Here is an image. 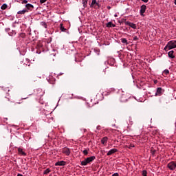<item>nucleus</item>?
Returning <instances> with one entry per match:
<instances>
[{
  "label": "nucleus",
  "instance_id": "nucleus-39",
  "mask_svg": "<svg viewBox=\"0 0 176 176\" xmlns=\"http://www.w3.org/2000/svg\"><path fill=\"white\" fill-rule=\"evenodd\" d=\"M22 3H23V4H24V3H28V1H27V0H23V1H22Z\"/></svg>",
  "mask_w": 176,
  "mask_h": 176
},
{
  "label": "nucleus",
  "instance_id": "nucleus-21",
  "mask_svg": "<svg viewBox=\"0 0 176 176\" xmlns=\"http://www.w3.org/2000/svg\"><path fill=\"white\" fill-rule=\"evenodd\" d=\"M96 98H97L98 101H101V100H102V98H104V97L102 96V94H98L96 95Z\"/></svg>",
  "mask_w": 176,
  "mask_h": 176
},
{
  "label": "nucleus",
  "instance_id": "nucleus-41",
  "mask_svg": "<svg viewBox=\"0 0 176 176\" xmlns=\"http://www.w3.org/2000/svg\"><path fill=\"white\" fill-rule=\"evenodd\" d=\"M112 176H119V173H116L113 174Z\"/></svg>",
  "mask_w": 176,
  "mask_h": 176
},
{
  "label": "nucleus",
  "instance_id": "nucleus-25",
  "mask_svg": "<svg viewBox=\"0 0 176 176\" xmlns=\"http://www.w3.org/2000/svg\"><path fill=\"white\" fill-rule=\"evenodd\" d=\"M121 42L124 45H129V42L127 41V39H126V38H121Z\"/></svg>",
  "mask_w": 176,
  "mask_h": 176
},
{
  "label": "nucleus",
  "instance_id": "nucleus-17",
  "mask_svg": "<svg viewBox=\"0 0 176 176\" xmlns=\"http://www.w3.org/2000/svg\"><path fill=\"white\" fill-rule=\"evenodd\" d=\"M107 142H108V137L105 136L102 138L101 144H102V145L104 146L107 145Z\"/></svg>",
  "mask_w": 176,
  "mask_h": 176
},
{
  "label": "nucleus",
  "instance_id": "nucleus-8",
  "mask_svg": "<svg viewBox=\"0 0 176 176\" xmlns=\"http://www.w3.org/2000/svg\"><path fill=\"white\" fill-rule=\"evenodd\" d=\"M62 153L65 155V156H69L71 155V149L68 147H64L61 149Z\"/></svg>",
  "mask_w": 176,
  "mask_h": 176
},
{
  "label": "nucleus",
  "instance_id": "nucleus-13",
  "mask_svg": "<svg viewBox=\"0 0 176 176\" xmlns=\"http://www.w3.org/2000/svg\"><path fill=\"white\" fill-rule=\"evenodd\" d=\"M163 93H164V89H163L162 87H158L157 88L155 96H162Z\"/></svg>",
  "mask_w": 176,
  "mask_h": 176
},
{
  "label": "nucleus",
  "instance_id": "nucleus-31",
  "mask_svg": "<svg viewBox=\"0 0 176 176\" xmlns=\"http://www.w3.org/2000/svg\"><path fill=\"white\" fill-rule=\"evenodd\" d=\"M82 153H83V155H85V156H87V155H89V150L85 149V150L82 151Z\"/></svg>",
  "mask_w": 176,
  "mask_h": 176
},
{
  "label": "nucleus",
  "instance_id": "nucleus-42",
  "mask_svg": "<svg viewBox=\"0 0 176 176\" xmlns=\"http://www.w3.org/2000/svg\"><path fill=\"white\" fill-rule=\"evenodd\" d=\"M142 2H144L145 3H146L149 0H142Z\"/></svg>",
  "mask_w": 176,
  "mask_h": 176
},
{
  "label": "nucleus",
  "instance_id": "nucleus-45",
  "mask_svg": "<svg viewBox=\"0 0 176 176\" xmlns=\"http://www.w3.org/2000/svg\"><path fill=\"white\" fill-rule=\"evenodd\" d=\"M17 176H23V175H21V174H20V173H19V174L17 175Z\"/></svg>",
  "mask_w": 176,
  "mask_h": 176
},
{
  "label": "nucleus",
  "instance_id": "nucleus-11",
  "mask_svg": "<svg viewBox=\"0 0 176 176\" xmlns=\"http://www.w3.org/2000/svg\"><path fill=\"white\" fill-rule=\"evenodd\" d=\"M145 12H146V6L144 4H143L140 7V16H142L144 17V16H145V14H144V13H145Z\"/></svg>",
  "mask_w": 176,
  "mask_h": 176
},
{
  "label": "nucleus",
  "instance_id": "nucleus-28",
  "mask_svg": "<svg viewBox=\"0 0 176 176\" xmlns=\"http://www.w3.org/2000/svg\"><path fill=\"white\" fill-rule=\"evenodd\" d=\"M60 30L64 32L65 31H67V29L64 28V25H63V23L60 24Z\"/></svg>",
  "mask_w": 176,
  "mask_h": 176
},
{
  "label": "nucleus",
  "instance_id": "nucleus-32",
  "mask_svg": "<svg viewBox=\"0 0 176 176\" xmlns=\"http://www.w3.org/2000/svg\"><path fill=\"white\" fill-rule=\"evenodd\" d=\"M41 25L44 27V28H47V24L46 23V22H41Z\"/></svg>",
  "mask_w": 176,
  "mask_h": 176
},
{
  "label": "nucleus",
  "instance_id": "nucleus-10",
  "mask_svg": "<svg viewBox=\"0 0 176 176\" xmlns=\"http://www.w3.org/2000/svg\"><path fill=\"white\" fill-rule=\"evenodd\" d=\"M21 64H23V67H30L31 65V60L28 58H25L23 61L21 62Z\"/></svg>",
  "mask_w": 176,
  "mask_h": 176
},
{
  "label": "nucleus",
  "instance_id": "nucleus-46",
  "mask_svg": "<svg viewBox=\"0 0 176 176\" xmlns=\"http://www.w3.org/2000/svg\"><path fill=\"white\" fill-rule=\"evenodd\" d=\"M175 5H176V0H175Z\"/></svg>",
  "mask_w": 176,
  "mask_h": 176
},
{
  "label": "nucleus",
  "instance_id": "nucleus-1",
  "mask_svg": "<svg viewBox=\"0 0 176 176\" xmlns=\"http://www.w3.org/2000/svg\"><path fill=\"white\" fill-rule=\"evenodd\" d=\"M118 93L120 94L122 93L120 98V100L121 101V102H127L129 98H130V94L127 93H124L122 90H119Z\"/></svg>",
  "mask_w": 176,
  "mask_h": 176
},
{
  "label": "nucleus",
  "instance_id": "nucleus-47",
  "mask_svg": "<svg viewBox=\"0 0 176 176\" xmlns=\"http://www.w3.org/2000/svg\"><path fill=\"white\" fill-rule=\"evenodd\" d=\"M6 120H8V118H4Z\"/></svg>",
  "mask_w": 176,
  "mask_h": 176
},
{
  "label": "nucleus",
  "instance_id": "nucleus-20",
  "mask_svg": "<svg viewBox=\"0 0 176 176\" xmlns=\"http://www.w3.org/2000/svg\"><path fill=\"white\" fill-rule=\"evenodd\" d=\"M28 12V10L27 9H23L22 10H20L17 12V14H25V13Z\"/></svg>",
  "mask_w": 176,
  "mask_h": 176
},
{
  "label": "nucleus",
  "instance_id": "nucleus-2",
  "mask_svg": "<svg viewBox=\"0 0 176 176\" xmlns=\"http://www.w3.org/2000/svg\"><path fill=\"white\" fill-rule=\"evenodd\" d=\"M41 118L45 122H50V120H53V117H52V114L48 113L45 110H43Z\"/></svg>",
  "mask_w": 176,
  "mask_h": 176
},
{
  "label": "nucleus",
  "instance_id": "nucleus-18",
  "mask_svg": "<svg viewBox=\"0 0 176 176\" xmlns=\"http://www.w3.org/2000/svg\"><path fill=\"white\" fill-rule=\"evenodd\" d=\"M26 10H32L34 9V5L28 3L25 5Z\"/></svg>",
  "mask_w": 176,
  "mask_h": 176
},
{
  "label": "nucleus",
  "instance_id": "nucleus-40",
  "mask_svg": "<svg viewBox=\"0 0 176 176\" xmlns=\"http://www.w3.org/2000/svg\"><path fill=\"white\" fill-rule=\"evenodd\" d=\"M133 41H138V37H137L136 36H135L133 37Z\"/></svg>",
  "mask_w": 176,
  "mask_h": 176
},
{
  "label": "nucleus",
  "instance_id": "nucleus-12",
  "mask_svg": "<svg viewBox=\"0 0 176 176\" xmlns=\"http://www.w3.org/2000/svg\"><path fill=\"white\" fill-rule=\"evenodd\" d=\"M18 155L19 156H27V153L23 150V148L19 147L18 148Z\"/></svg>",
  "mask_w": 176,
  "mask_h": 176
},
{
  "label": "nucleus",
  "instance_id": "nucleus-3",
  "mask_svg": "<svg viewBox=\"0 0 176 176\" xmlns=\"http://www.w3.org/2000/svg\"><path fill=\"white\" fill-rule=\"evenodd\" d=\"M175 47H176V41H170L165 46V47L164 48V50L167 52L168 50H171V49H175Z\"/></svg>",
  "mask_w": 176,
  "mask_h": 176
},
{
  "label": "nucleus",
  "instance_id": "nucleus-7",
  "mask_svg": "<svg viewBox=\"0 0 176 176\" xmlns=\"http://www.w3.org/2000/svg\"><path fill=\"white\" fill-rule=\"evenodd\" d=\"M167 168H169V170H170L171 171H174V170H175V168H176V162L172 161V162H169L167 164Z\"/></svg>",
  "mask_w": 176,
  "mask_h": 176
},
{
  "label": "nucleus",
  "instance_id": "nucleus-38",
  "mask_svg": "<svg viewBox=\"0 0 176 176\" xmlns=\"http://www.w3.org/2000/svg\"><path fill=\"white\" fill-rule=\"evenodd\" d=\"M47 0H40V3H45Z\"/></svg>",
  "mask_w": 176,
  "mask_h": 176
},
{
  "label": "nucleus",
  "instance_id": "nucleus-44",
  "mask_svg": "<svg viewBox=\"0 0 176 176\" xmlns=\"http://www.w3.org/2000/svg\"><path fill=\"white\" fill-rule=\"evenodd\" d=\"M157 80H154V84H155V85H157Z\"/></svg>",
  "mask_w": 176,
  "mask_h": 176
},
{
  "label": "nucleus",
  "instance_id": "nucleus-33",
  "mask_svg": "<svg viewBox=\"0 0 176 176\" xmlns=\"http://www.w3.org/2000/svg\"><path fill=\"white\" fill-rule=\"evenodd\" d=\"M142 175L143 176H148V172L146 170H144L142 171Z\"/></svg>",
  "mask_w": 176,
  "mask_h": 176
},
{
  "label": "nucleus",
  "instance_id": "nucleus-30",
  "mask_svg": "<svg viewBox=\"0 0 176 176\" xmlns=\"http://www.w3.org/2000/svg\"><path fill=\"white\" fill-rule=\"evenodd\" d=\"M94 5L98 6V3L96 2V0H92L91 1V6H94Z\"/></svg>",
  "mask_w": 176,
  "mask_h": 176
},
{
  "label": "nucleus",
  "instance_id": "nucleus-26",
  "mask_svg": "<svg viewBox=\"0 0 176 176\" xmlns=\"http://www.w3.org/2000/svg\"><path fill=\"white\" fill-rule=\"evenodd\" d=\"M135 146L134 144H130L129 146L125 145L124 148L126 149L128 148L129 149H132V148H134Z\"/></svg>",
  "mask_w": 176,
  "mask_h": 176
},
{
  "label": "nucleus",
  "instance_id": "nucleus-16",
  "mask_svg": "<svg viewBox=\"0 0 176 176\" xmlns=\"http://www.w3.org/2000/svg\"><path fill=\"white\" fill-rule=\"evenodd\" d=\"M126 25H129V27H131L133 30L137 29V25H135V23H133L131 22H126Z\"/></svg>",
  "mask_w": 176,
  "mask_h": 176
},
{
  "label": "nucleus",
  "instance_id": "nucleus-37",
  "mask_svg": "<svg viewBox=\"0 0 176 176\" xmlns=\"http://www.w3.org/2000/svg\"><path fill=\"white\" fill-rule=\"evenodd\" d=\"M143 140H144V141H148V136L146 135L143 136Z\"/></svg>",
  "mask_w": 176,
  "mask_h": 176
},
{
  "label": "nucleus",
  "instance_id": "nucleus-27",
  "mask_svg": "<svg viewBox=\"0 0 176 176\" xmlns=\"http://www.w3.org/2000/svg\"><path fill=\"white\" fill-rule=\"evenodd\" d=\"M1 10H5L8 9V4H6V3L3 4L1 7Z\"/></svg>",
  "mask_w": 176,
  "mask_h": 176
},
{
  "label": "nucleus",
  "instance_id": "nucleus-23",
  "mask_svg": "<svg viewBox=\"0 0 176 176\" xmlns=\"http://www.w3.org/2000/svg\"><path fill=\"white\" fill-rule=\"evenodd\" d=\"M168 56L170 58H175V56H174V51H170L168 53Z\"/></svg>",
  "mask_w": 176,
  "mask_h": 176
},
{
  "label": "nucleus",
  "instance_id": "nucleus-36",
  "mask_svg": "<svg viewBox=\"0 0 176 176\" xmlns=\"http://www.w3.org/2000/svg\"><path fill=\"white\" fill-rule=\"evenodd\" d=\"M82 3H83L84 6H86V5H87V1L83 0Z\"/></svg>",
  "mask_w": 176,
  "mask_h": 176
},
{
  "label": "nucleus",
  "instance_id": "nucleus-35",
  "mask_svg": "<svg viewBox=\"0 0 176 176\" xmlns=\"http://www.w3.org/2000/svg\"><path fill=\"white\" fill-rule=\"evenodd\" d=\"M151 153L153 155L155 153H156V150L151 148Z\"/></svg>",
  "mask_w": 176,
  "mask_h": 176
},
{
  "label": "nucleus",
  "instance_id": "nucleus-5",
  "mask_svg": "<svg viewBox=\"0 0 176 176\" xmlns=\"http://www.w3.org/2000/svg\"><path fill=\"white\" fill-rule=\"evenodd\" d=\"M94 160H96V156L89 157L81 162V166H87L91 162H94Z\"/></svg>",
  "mask_w": 176,
  "mask_h": 176
},
{
  "label": "nucleus",
  "instance_id": "nucleus-4",
  "mask_svg": "<svg viewBox=\"0 0 176 176\" xmlns=\"http://www.w3.org/2000/svg\"><path fill=\"white\" fill-rule=\"evenodd\" d=\"M0 91H2L5 98H8L9 100V92L10 91V88L9 87H1Z\"/></svg>",
  "mask_w": 176,
  "mask_h": 176
},
{
  "label": "nucleus",
  "instance_id": "nucleus-34",
  "mask_svg": "<svg viewBox=\"0 0 176 176\" xmlns=\"http://www.w3.org/2000/svg\"><path fill=\"white\" fill-rule=\"evenodd\" d=\"M115 91V89H110V90L107 92V95L111 94V93Z\"/></svg>",
  "mask_w": 176,
  "mask_h": 176
},
{
  "label": "nucleus",
  "instance_id": "nucleus-14",
  "mask_svg": "<svg viewBox=\"0 0 176 176\" xmlns=\"http://www.w3.org/2000/svg\"><path fill=\"white\" fill-rule=\"evenodd\" d=\"M47 81L51 85H54V83L56 82V78H54L53 76H49V77L47 78Z\"/></svg>",
  "mask_w": 176,
  "mask_h": 176
},
{
  "label": "nucleus",
  "instance_id": "nucleus-29",
  "mask_svg": "<svg viewBox=\"0 0 176 176\" xmlns=\"http://www.w3.org/2000/svg\"><path fill=\"white\" fill-rule=\"evenodd\" d=\"M52 170H50V168H47L45 170H44L43 174L45 175H47V174H49V173H51Z\"/></svg>",
  "mask_w": 176,
  "mask_h": 176
},
{
  "label": "nucleus",
  "instance_id": "nucleus-24",
  "mask_svg": "<svg viewBox=\"0 0 176 176\" xmlns=\"http://www.w3.org/2000/svg\"><path fill=\"white\" fill-rule=\"evenodd\" d=\"M168 74H170V71L168 69H165L163 72H162V75L163 76H164L166 78V76H167V75H168Z\"/></svg>",
  "mask_w": 176,
  "mask_h": 176
},
{
  "label": "nucleus",
  "instance_id": "nucleus-6",
  "mask_svg": "<svg viewBox=\"0 0 176 176\" xmlns=\"http://www.w3.org/2000/svg\"><path fill=\"white\" fill-rule=\"evenodd\" d=\"M36 49L37 50L36 53L38 54H41L42 51H43V44H42V42L38 41L36 44Z\"/></svg>",
  "mask_w": 176,
  "mask_h": 176
},
{
  "label": "nucleus",
  "instance_id": "nucleus-19",
  "mask_svg": "<svg viewBox=\"0 0 176 176\" xmlns=\"http://www.w3.org/2000/svg\"><path fill=\"white\" fill-rule=\"evenodd\" d=\"M65 164H67L65 161H59L55 163V166H65Z\"/></svg>",
  "mask_w": 176,
  "mask_h": 176
},
{
  "label": "nucleus",
  "instance_id": "nucleus-15",
  "mask_svg": "<svg viewBox=\"0 0 176 176\" xmlns=\"http://www.w3.org/2000/svg\"><path fill=\"white\" fill-rule=\"evenodd\" d=\"M118 152V149L116 148H112L110 151H108L107 155V156H111V155H113V153H116Z\"/></svg>",
  "mask_w": 176,
  "mask_h": 176
},
{
  "label": "nucleus",
  "instance_id": "nucleus-22",
  "mask_svg": "<svg viewBox=\"0 0 176 176\" xmlns=\"http://www.w3.org/2000/svg\"><path fill=\"white\" fill-rule=\"evenodd\" d=\"M106 27H107V28H111V27H116V25L112 23V22H109L107 23Z\"/></svg>",
  "mask_w": 176,
  "mask_h": 176
},
{
  "label": "nucleus",
  "instance_id": "nucleus-43",
  "mask_svg": "<svg viewBox=\"0 0 176 176\" xmlns=\"http://www.w3.org/2000/svg\"><path fill=\"white\" fill-rule=\"evenodd\" d=\"M111 8V6H108L107 7V9H108V10H110Z\"/></svg>",
  "mask_w": 176,
  "mask_h": 176
},
{
  "label": "nucleus",
  "instance_id": "nucleus-9",
  "mask_svg": "<svg viewBox=\"0 0 176 176\" xmlns=\"http://www.w3.org/2000/svg\"><path fill=\"white\" fill-rule=\"evenodd\" d=\"M34 94L36 97H42L45 92L42 90V89H36L34 90Z\"/></svg>",
  "mask_w": 176,
  "mask_h": 176
}]
</instances>
